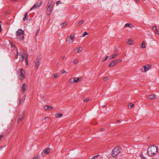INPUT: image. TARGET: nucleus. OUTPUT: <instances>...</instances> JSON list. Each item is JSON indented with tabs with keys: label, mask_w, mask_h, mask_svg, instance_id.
I'll return each mask as SVG.
<instances>
[{
	"label": "nucleus",
	"mask_w": 159,
	"mask_h": 159,
	"mask_svg": "<svg viewBox=\"0 0 159 159\" xmlns=\"http://www.w3.org/2000/svg\"><path fill=\"white\" fill-rule=\"evenodd\" d=\"M148 154L150 156H153L158 152L157 148L155 146L152 145L148 147L147 150Z\"/></svg>",
	"instance_id": "f257e3e1"
},
{
	"label": "nucleus",
	"mask_w": 159,
	"mask_h": 159,
	"mask_svg": "<svg viewBox=\"0 0 159 159\" xmlns=\"http://www.w3.org/2000/svg\"><path fill=\"white\" fill-rule=\"evenodd\" d=\"M54 5V2L52 0H50L48 2V6L46 7V13L48 16L50 15L53 9Z\"/></svg>",
	"instance_id": "f03ea898"
},
{
	"label": "nucleus",
	"mask_w": 159,
	"mask_h": 159,
	"mask_svg": "<svg viewBox=\"0 0 159 159\" xmlns=\"http://www.w3.org/2000/svg\"><path fill=\"white\" fill-rule=\"evenodd\" d=\"M24 34V31L20 29H18L16 32V37L17 39L19 40H23L24 38L23 36H20V35H23Z\"/></svg>",
	"instance_id": "7ed1b4c3"
},
{
	"label": "nucleus",
	"mask_w": 159,
	"mask_h": 159,
	"mask_svg": "<svg viewBox=\"0 0 159 159\" xmlns=\"http://www.w3.org/2000/svg\"><path fill=\"white\" fill-rule=\"evenodd\" d=\"M20 57L19 58V60L21 61L24 60L25 58V61L26 62L27 65H28V55L26 53H23L22 52H20Z\"/></svg>",
	"instance_id": "20e7f679"
},
{
	"label": "nucleus",
	"mask_w": 159,
	"mask_h": 159,
	"mask_svg": "<svg viewBox=\"0 0 159 159\" xmlns=\"http://www.w3.org/2000/svg\"><path fill=\"white\" fill-rule=\"evenodd\" d=\"M19 70L18 73L20 78V80H23L25 79V72L22 69H19Z\"/></svg>",
	"instance_id": "39448f33"
},
{
	"label": "nucleus",
	"mask_w": 159,
	"mask_h": 159,
	"mask_svg": "<svg viewBox=\"0 0 159 159\" xmlns=\"http://www.w3.org/2000/svg\"><path fill=\"white\" fill-rule=\"evenodd\" d=\"M120 152V148L119 147L115 148L112 152V155L113 157L116 156Z\"/></svg>",
	"instance_id": "423d86ee"
},
{
	"label": "nucleus",
	"mask_w": 159,
	"mask_h": 159,
	"mask_svg": "<svg viewBox=\"0 0 159 159\" xmlns=\"http://www.w3.org/2000/svg\"><path fill=\"white\" fill-rule=\"evenodd\" d=\"M81 78H73L70 80L69 82L71 84H73L76 83H79L81 81Z\"/></svg>",
	"instance_id": "0eeeda50"
},
{
	"label": "nucleus",
	"mask_w": 159,
	"mask_h": 159,
	"mask_svg": "<svg viewBox=\"0 0 159 159\" xmlns=\"http://www.w3.org/2000/svg\"><path fill=\"white\" fill-rule=\"evenodd\" d=\"M74 37V35L73 36L71 35L67 38L66 41L68 42V44H70L73 43Z\"/></svg>",
	"instance_id": "6e6552de"
},
{
	"label": "nucleus",
	"mask_w": 159,
	"mask_h": 159,
	"mask_svg": "<svg viewBox=\"0 0 159 159\" xmlns=\"http://www.w3.org/2000/svg\"><path fill=\"white\" fill-rule=\"evenodd\" d=\"M41 60V58L40 57H38L36 59V61L35 63V68L36 69H37L38 68H39V65H40V63L39 62Z\"/></svg>",
	"instance_id": "1a4fd4ad"
},
{
	"label": "nucleus",
	"mask_w": 159,
	"mask_h": 159,
	"mask_svg": "<svg viewBox=\"0 0 159 159\" xmlns=\"http://www.w3.org/2000/svg\"><path fill=\"white\" fill-rule=\"evenodd\" d=\"M50 148H47L43 150V152L41 153V154L43 156H44L45 155L48 154L50 153Z\"/></svg>",
	"instance_id": "9d476101"
},
{
	"label": "nucleus",
	"mask_w": 159,
	"mask_h": 159,
	"mask_svg": "<svg viewBox=\"0 0 159 159\" xmlns=\"http://www.w3.org/2000/svg\"><path fill=\"white\" fill-rule=\"evenodd\" d=\"M42 4V2H38L35 4L33 7L31 8L30 10L33 9H37L39 8Z\"/></svg>",
	"instance_id": "9b49d317"
},
{
	"label": "nucleus",
	"mask_w": 159,
	"mask_h": 159,
	"mask_svg": "<svg viewBox=\"0 0 159 159\" xmlns=\"http://www.w3.org/2000/svg\"><path fill=\"white\" fill-rule=\"evenodd\" d=\"M27 85L25 83H24L23 84L21 87V90L23 93H24L27 89Z\"/></svg>",
	"instance_id": "f8f14e48"
},
{
	"label": "nucleus",
	"mask_w": 159,
	"mask_h": 159,
	"mask_svg": "<svg viewBox=\"0 0 159 159\" xmlns=\"http://www.w3.org/2000/svg\"><path fill=\"white\" fill-rule=\"evenodd\" d=\"M24 115H25V113L24 112H23L22 113V114L21 115H20L19 116V118H18V121H17V123H18V124H19V123L20 122V121H21V120H22V119H23V118L24 117Z\"/></svg>",
	"instance_id": "ddd939ff"
},
{
	"label": "nucleus",
	"mask_w": 159,
	"mask_h": 159,
	"mask_svg": "<svg viewBox=\"0 0 159 159\" xmlns=\"http://www.w3.org/2000/svg\"><path fill=\"white\" fill-rule=\"evenodd\" d=\"M116 61V60H114L113 61L111 62L109 65V67H111L114 66L115 65H116L117 64Z\"/></svg>",
	"instance_id": "4468645a"
},
{
	"label": "nucleus",
	"mask_w": 159,
	"mask_h": 159,
	"mask_svg": "<svg viewBox=\"0 0 159 159\" xmlns=\"http://www.w3.org/2000/svg\"><path fill=\"white\" fill-rule=\"evenodd\" d=\"M157 96L153 94H151L149 96V97L148 98V99H154L157 98Z\"/></svg>",
	"instance_id": "2eb2a0df"
},
{
	"label": "nucleus",
	"mask_w": 159,
	"mask_h": 159,
	"mask_svg": "<svg viewBox=\"0 0 159 159\" xmlns=\"http://www.w3.org/2000/svg\"><path fill=\"white\" fill-rule=\"evenodd\" d=\"M52 108V107L50 106L46 105L44 107V109L46 111L50 110Z\"/></svg>",
	"instance_id": "dca6fc26"
},
{
	"label": "nucleus",
	"mask_w": 159,
	"mask_h": 159,
	"mask_svg": "<svg viewBox=\"0 0 159 159\" xmlns=\"http://www.w3.org/2000/svg\"><path fill=\"white\" fill-rule=\"evenodd\" d=\"M133 42V40L130 39L128 40L127 43L129 45H132L134 44Z\"/></svg>",
	"instance_id": "f3484780"
},
{
	"label": "nucleus",
	"mask_w": 159,
	"mask_h": 159,
	"mask_svg": "<svg viewBox=\"0 0 159 159\" xmlns=\"http://www.w3.org/2000/svg\"><path fill=\"white\" fill-rule=\"evenodd\" d=\"M153 30L155 31L156 33L157 34H159V30L157 29V27L156 26H154L152 27Z\"/></svg>",
	"instance_id": "a211bd4d"
},
{
	"label": "nucleus",
	"mask_w": 159,
	"mask_h": 159,
	"mask_svg": "<svg viewBox=\"0 0 159 159\" xmlns=\"http://www.w3.org/2000/svg\"><path fill=\"white\" fill-rule=\"evenodd\" d=\"M149 65H146L144 66V72H146L147 71L149 70V69L150 68V67H149Z\"/></svg>",
	"instance_id": "6ab92c4d"
},
{
	"label": "nucleus",
	"mask_w": 159,
	"mask_h": 159,
	"mask_svg": "<svg viewBox=\"0 0 159 159\" xmlns=\"http://www.w3.org/2000/svg\"><path fill=\"white\" fill-rule=\"evenodd\" d=\"M59 76V74L58 73H56L55 74H53L52 75V78L53 79H55Z\"/></svg>",
	"instance_id": "aec40b11"
},
{
	"label": "nucleus",
	"mask_w": 159,
	"mask_h": 159,
	"mask_svg": "<svg viewBox=\"0 0 159 159\" xmlns=\"http://www.w3.org/2000/svg\"><path fill=\"white\" fill-rule=\"evenodd\" d=\"M117 54L116 53H114L112 55L110 56L109 57V58L110 59H114L116 57V56Z\"/></svg>",
	"instance_id": "412c9836"
},
{
	"label": "nucleus",
	"mask_w": 159,
	"mask_h": 159,
	"mask_svg": "<svg viewBox=\"0 0 159 159\" xmlns=\"http://www.w3.org/2000/svg\"><path fill=\"white\" fill-rule=\"evenodd\" d=\"M83 50V48L81 47H80L78 48L75 49L77 51V52H80L82 51Z\"/></svg>",
	"instance_id": "4be33fe9"
},
{
	"label": "nucleus",
	"mask_w": 159,
	"mask_h": 159,
	"mask_svg": "<svg viewBox=\"0 0 159 159\" xmlns=\"http://www.w3.org/2000/svg\"><path fill=\"white\" fill-rule=\"evenodd\" d=\"M84 20H81L80 21H77V25H81L84 22Z\"/></svg>",
	"instance_id": "5701e85b"
},
{
	"label": "nucleus",
	"mask_w": 159,
	"mask_h": 159,
	"mask_svg": "<svg viewBox=\"0 0 159 159\" xmlns=\"http://www.w3.org/2000/svg\"><path fill=\"white\" fill-rule=\"evenodd\" d=\"M125 27H129L131 28L133 27V26L130 23H126L125 25Z\"/></svg>",
	"instance_id": "b1692460"
},
{
	"label": "nucleus",
	"mask_w": 159,
	"mask_h": 159,
	"mask_svg": "<svg viewBox=\"0 0 159 159\" xmlns=\"http://www.w3.org/2000/svg\"><path fill=\"white\" fill-rule=\"evenodd\" d=\"M28 16L27 13H26L25 14L23 18V21H25V20H27L28 19Z\"/></svg>",
	"instance_id": "393cba45"
},
{
	"label": "nucleus",
	"mask_w": 159,
	"mask_h": 159,
	"mask_svg": "<svg viewBox=\"0 0 159 159\" xmlns=\"http://www.w3.org/2000/svg\"><path fill=\"white\" fill-rule=\"evenodd\" d=\"M67 24L66 22H64L61 24L60 25L61 28H63Z\"/></svg>",
	"instance_id": "a878e982"
},
{
	"label": "nucleus",
	"mask_w": 159,
	"mask_h": 159,
	"mask_svg": "<svg viewBox=\"0 0 159 159\" xmlns=\"http://www.w3.org/2000/svg\"><path fill=\"white\" fill-rule=\"evenodd\" d=\"M56 117L57 118H59L62 116V114L61 113L58 114L57 113L55 115Z\"/></svg>",
	"instance_id": "bb28decb"
},
{
	"label": "nucleus",
	"mask_w": 159,
	"mask_h": 159,
	"mask_svg": "<svg viewBox=\"0 0 159 159\" xmlns=\"http://www.w3.org/2000/svg\"><path fill=\"white\" fill-rule=\"evenodd\" d=\"M145 43L144 41H143L141 44V48H145Z\"/></svg>",
	"instance_id": "cd10ccee"
},
{
	"label": "nucleus",
	"mask_w": 159,
	"mask_h": 159,
	"mask_svg": "<svg viewBox=\"0 0 159 159\" xmlns=\"http://www.w3.org/2000/svg\"><path fill=\"white\" fill-rule=\"evenodd\" d=\"M134 106V105L131 103H130L128 105V107L129 108H131Z\"/></svg>",
	"instance_id": "c85d7f7f"
},
{
	"label": "nucleus",
	"mask_w": 159,
	"mask_h": 159,
	"mask_svg": "<svg viewBox=\"0 0 159 159\" xmlns=\"http://www.w3.org/2000/svg\"><path fill=\"white\" fill-rule=\"evenodd\" d=\"M79 62V60L77 59H75L73 61L74 64H77Z\"/></svg>",
	"instance_id": "c756f323"
},
{
	"label": "nucleus",
	"mask_w": 159,
	"mask_h": 159,
	"mask_svg": "<svg viewBox=\"0 0 159 159\" xmlns=\"http://www.w3.org/2000/svg\"><path fill=\"white\" fill-rule=\"evenodd\" d=\"M24 100H22L21 99H20V100L19 104L20 105H21L24 102Z\"/></svg>",
	"instance_id": "7c9ffc66"
},
{
	"label": "nucleus",
	"mask_w": 159,
	"mask_h": 159,
	"mask_svg": "<svg viewBox=\"0 0 159 159\" xmlns=\"http://www.w3.org/2000/svg\"><path fill=\"white\" fill-rule=\"evenodd\" d=\"M140 156L142 159H146V158L143 156L142 153L140 154Z\"/></svg>",
	"instance_id": "2f4dec72"
},
{
	"label": "nucleus",
	"mask_w": 159,
	"mask_h": 159,
	"mask_svg": "<svg viewBox=\"0 0 159 159\" xmlns=\"http://www.w3.org/2000/svg\"><path fill=\"white\" fill-rule=\"evenodd\" d=\"M88 34L87 32H84L83 33V34L82 35V37H84L86 36V35Z\"/></svg>",
	"instance_id": "473e14b6"
},
{
	"label": "nucleus",
	"mask_w": 159,
	"mask_h": 159,
	"mask_svg": "<svg viewBox=\"0 0 159 159\" xmlns=\"http://www.w3.org/2000/svg\"><path fill=\"white\" fill-rule=\"evenodd\" d=\"M89 100V98H86L84 100V102H88Z\"/></svg>",
	"instance_id": "72a5a7b5"
},
{
	"label": "nucleus",
	"mask_w": 159,
	"mask_h": 159,
	"mask_svg": "<svg viewBox=\"0 0 159 159\" xmlns=\"http://www.w3.org/2000/svg\"><path fill=\"white\" fill-rule=\"evenodd\" d=\"M99 155L95 156L93 157L91 159H98L97 157L99 156Z\"/></svg>",
	"instance_id": "f704fd0d"
},
{
	"label": "nucleus",
	"mask_w": 159,
	"mask_h": 159,
	"mask_svg": "<svg viewBox=\"0 0 159 159\" xmlns=\"http://www.w3.org/2000/svg\"><path fill=\"white\" fill-rule=\"evenodd\" d=\"M109 78L110 77H108V76L104 77L103 78V80H104V81H106L107 80H108L109 79Z\"/></svg>",
	"instance_id": "c9c22d12"
},
{
	"label": "nucleus",
	"mask_w": 159,
	"mask_h": 159,
	"mask_svg": "<svg viewBox=\"0 0 159 159\" xmlns=\"http://www.w3.org/2000/svg\"><path fill=\"white\" fill-rule=\"evenodd\" d=\"M116 60V61L117 63L120 62L122 61V60L121 59H120Z\"/></svg>",
	"instance_id": "e433bc0d"
},
{
	"label": "nucleus",
	"mask_w": 159,
	"mask_h": 159,
	"mask_svg": "<svg viewBox=\"0 0 159 159\" xmlns=\"http://www.w3.org/2000/svg\"><path fill=\"white\" fill-rule=\"evenodd\" d=\"M38 156L36 155L32 159H38Z\"/></svg>",
	"instance_id": "4c0bfd02"
},
{
	"label": "nucleus",
	"mask_w": 159,
	"mask_h": 159,
	"mask_svg": "<svg viewBox=\"0 0 159 159\" xmlns=\"http://www.w3.org/2000/svg\"><path fill=\"white\" fill-rule=\"evenodd\" d=\"M61 3V2L60 1H59L56 2V4L58 5Z\"/></svg>",
	"instance_id": "58836bf2"
},
{
	"label": "nucleus",
	"mask_w": 159,
	"mask_h": 159,
	"mask_svg": "<svg viewBox=\"0 0 159 159\" xmlns=\"http://www.w3.org/2000/svg\"><path fill=\"white\" fill-rule=\"evenodd\" d=\"M39 30H40V28H39L38 30L37 31V32H36V36H37L38 34L39 31Z\"/></svg>",
	"instance_id": "ea45409f"
},
{
	"label": "nucleus",
	"mask_w": 159,
	"mask_h": 159,
	"mask_svg": "<svg viewBox=\"0 0 159 159\" xmlns=\"http://www.w3.org/2000/svg\"><path fill=\"white\" fill-rule=\"evenodd\" d=\"M108 56H107L106 58H103V61H106L107 59L108 58Z\"/></svg>",
	"instance_id": "a19ab883"
},
{
	"label": "nucleus",
	"mask_w": 159,
	"mask_h": 159,
	"mask_svg": "<svg viewBox=\"0 0 159 159\" xmlns=\"http://www.w3.org/2000/svg\"><path fill=\"white\" fill-rule=\"evenodd\" d=\"M10 44L11 47H15V46L14 44H13L12 43H10Z\"/></svg>",
	"instance_id": "79ce46f5"
},
{
	"label": "nucleus",
	"mask_w": 159,
	"mask_h": 159,
	"mask_svg": "<svg viewBox=\"0 0 159 159\" xmlns=\"http://www.w3.org/2000/svg\"><path fill=\"white\" fill-rule=\"evenodd\" d=\"M1 23V22L0 21V32H1V31H2Z\"/></svg>",
	"instance_id": "37998d69"
},
{
	"label": "nucleus",
	"mask_w": 159,
	"mask_h": 159,
	"mask_svg": "<svg viewBox=\"0 0 159 159\" xmlns=\"http://www.w3.org/2000/svg\"><path fill=\"white\" fill-rule=\"evenodd\" d=\"M3 137V135H0V141L1 140V139Z\"/></svg>",
	"instance_id": "c03bdc74"
},
{
	"label": "nucleus",
	"mask_w": 159,
	"mask_h": 159,
	"mask_svg": "<svg viewBox=\"0 0 159 159\" xmlns=\"http://www.w3.org/2000/svg\"><path fill=\"white\" fill-rule=\"evenodd\" d=\"M66 72V71L65 70H63L62 72V74H63L64 73Z\"/></svg>",
	"instance_id": "a18cd8bd"
},
{
	"label": "nucleus",
	"mask_w": 159,
	"mask_h": 159,
	"mask_svg": "<svg viewBox=\"0 0 159 159\" xmlns=\"http://www.w3.org/2000/svg\"><path fill=\"white\" fill-rule=\"evenodd\" d=\"M26 95H25L24 96H23V98H24V100H23L25 101V97H26Z\"/></svg>",
	"instance_id": "49530a36"
},
{
	"label": "nucleus",
	"mask_w": 159,
	"mask_h": 159,
	"mask_svg": "<svg viewBox=\"0 0 159 159\" xmlns=\"http://www.w3.org/2000/svg\"><path fill=\"white\" fill-rule=\"evenodd\" d=\"M136 2L137 3H139V0H135Z\"/></svg>",
	"instance_id": "de8ad7c7"
},
{
	"label": "nucleus",
	"mask_w": 159,
	"mask_h": 159,
	"mask_svg": "<svg viewBox=\"0 0 159 159\" xmlns=\"http://www.w3.org/2000/svg\"><path fill=\"white\" fill-rule=\"evenodd\" d=\"M60 65V63L59 62H58L57 63V66H58Z\"/></svg>",
	"instance_id": "09e8293b"
},
{
	"label": "nucleus",
	"mask_w": 159,
	"mask_h": 159,
	"mask_svg": "<svg viewBox=\"0 0 159 159\" xmlns=\"http://www.w3.org/2000/svg\"><path fill=\"white\" fill-rule=\"evenodd\" d=\"M65 58V57L64 56H62V58L63 59H64Z\"/></svg>",
	"instance_id": "8fccbe9b"
},
{
	"label": "nucleus",
	"mask_w": 159,
	"mask_h": 159,
	"mask_svg": "<svg viewBox=\"0 0 159 159\" xmlns=\"http://www.w3.org/2000/svg\"><path fill=\"white\" fill-rule=\"evenodd\" d=\"M16 51H17V55H18V52L17 49L16 48Z\"/></svg>",
	"instance_id": "3c124183"
},
{
	"label": "nucleus",
	"mask_w": 159,
	"mask_h": 159,
	"mask_svg": "<svg viewBox=\"0 0 159 159\" xmlns=\"http://www.w3.org/2000/svg\"><path fill=\"white\" fill-rule=\"evenodd\" d=\"M104 130V129H102H102H100V130H101V131H102V130Z\"/></svg>",
	"instance_id": "603ef678"
},
{
	"label": "nucleus",
	"mask_w": 159,
	"mask_h": 159,
	"mask_svg": "<svg viewBox=\"0 0 159 159\" xmlns=\"http://www.w3.org/2000/svg\"><path fill=\"white\" fill-rule=\"evenodd\" d=\"M48 117H46L44 118V119H46Z\"/></svg>",
	"instance_id": "864d4df0"
},
{
	"label": "nucleus",
	"mask_w": 159,
	"mask_h": 159,
	"mask_svg": "<svg viewBox=\"0 0 159 159\" xmlns=\"http://www.w3.org/2000/svg\"><path fill=\"white\" fill-rule=\"evenodd\" d=\"M103 107H106V106H103Z\"/></svg>",
	"instance_id": "5fc2aeb1"
}]
</instances>
